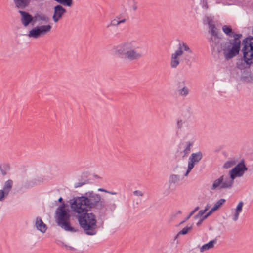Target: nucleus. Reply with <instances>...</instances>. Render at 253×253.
Listing matches in <instances>:
<instances>
[{"instance_id":"obj_6","label":"nucleus","mask_w":253,"mask_h":253,"mask_svg":"<svg viewBox=\"0 0 253 253\" xmlns=\"http://www.w3.org/2000/svg\"><path fill=\"white\" fill-rule=\"evenodd\" d=\"M253 36H250L243 40L242 52L243 54V60L247 65L253 64Z\"/></svg>"},{"instance_id":"obj_27","label":"nucleus","mask_w":253,"mask_h":253,"mask_svg":"<svg viewBox=\"0 0 253 253\" xmlns=\"http://www.w3.org/2000/svg\"><path fill=\"white\" fill-rule=\"evenodd\" d=\"M178 91L181 96H186L188 94L189 90L187 87L183 86L182 88L178 89Z\"/></svg>"},{"instance_id":"obj_42","label":"nucleus","mask_w":253,"mask_h":253,"mask_svg":"<svg viewBox=\"0 0 253 253\" xmlns=\"http://www.w3.org/2000/svg\"><path fill=\"white\" fill-rule=\"evenodd\" d=\"M123 14H121L118 15L117 16H116V18L118 20H122L123 19Z\"/></svg>"},{"instance_id":"obj_1","label":"nucleus","mask_w":253,"mask_h":253,"mask_svg":"<svg viewBox=\"0 0 253 253\" xmlns=\"http://www.w3.org/2000/svg\"><path fill=\"white\" fill-rule=\"evenodd\" d=\"M209 26L211 28L209 32L211 36L209 39V42L213 52L220 53L223 51L224 56L227 60L239 54L242 34L234 33L230 26L224 25L222 28L223 32L227 36L233 37V39H228L225 42H221L222 35L218 33L219 29L214 24H209Z\"/></svg>"},{"instance_id":"obj_25","label":"nucleus","mask_w":253,"mask_h":253,"mask_svg":"<svg viewBox=\"0 0 253 253\" xmlns=\"http://www.w3.org/2000/svg\"><path fill=\"white\" fill-rule=\"evenodd\" d=\"M105 205L106 206L104 208L107 211H113L116 208V205L114 202H108L107 204L105 203Z\"/></svg>"},{"instance_id":"obj_39","label":"nucleus","mask_w":253,"mask_h":253,"mask_svg":"<svg viewBox=\"0 0 253 253\" xmlns=\"http://www.w3.org/2000/svg\"><path fill=\"white\" fill-rule=\"evenodd\" d=\"M64 246L66 248V249H67V250H72V251H75L76 250V249L74 248H73V247H72L71 246H68V245H65Z\"/></svg>"},{"instance_id":"obj_26","label":"nucleus","mask_w":253,"mask_h":253,"mask_svg":"<svg viewBox=\"0 0 253 253\" xmlns=\"http://www.w3.org/2000/svg\"><path fill=\"white\" fill-rule=\"evenodd\" d=\"M193 145V142H186V147L183 150V153H184V156H187L190 152L191 147Z\"/></svg>"},{"instance_id":"obj_33","label":"nucleus","mask_w":253,"mask_h":253,"mask_svg":"<svg viewBox=\"0 0 253 253\" xmlns=\"http://www.w3.org/2000/svg\"><path fill=\"white\" fill-rule=\"evenodd\" d=\"M9 193L6 192L3 189L0 190V201L4 200V198L7 197Z\"/></svg>"},{"instance_id":"obj_16","label":"nucleus","mask_w":253,"mask_h":253,"mask_svg":"<svg viewBox=\"0 0 253 253\" xmlns=\"http://www.w3.org/2000/svg\"><path fill=\"white\" fill-rule=\"evenodd\" d=\"M13 1L16 7L24 9L29 5L31 0H13Z\"/></svg>"},{"instance_id":"obj_4","label":"nucleus","mask_w":253,"mask_h":253,"mask_svg":"<svg viewBox=\"0 0 253 253\" xmlns=\"http://www.w3.org/2000/svg\"><path fill=\"white\" fill-rule=\"evenodd\" d=\"M77 213L78 220L80 227L84 230L85 234L92 236L96 234L97 220L96 216L93 213H88L86 210L84 211L78 209H72Z\"/></svg>"},{"instance_id":"obj_24","label":"nucleus","mask_w":253,"mask_h":253,"mask_svg":"<svg viewBox=\"0 0 253 253\" xmlns=\"http://www.w3.org/2000/svg\"><path fill=\"white\" fill-rule=\"evenodd\" d=\"M225 202L226 200L225 199L221 198L216 202L211 208L213 209L214 211L218 210Z\"/></svg>"},{"instance_id":"obj_38","label":"nucleus","mask_w":253,"mask_h":253,"mask_svg":"<svg viewBox=\"0 0 253 253\" xmlns=\"http://www.w3.org/2000/svg\"><path fill=\"white\" fill-rule=\"evenodd\" d=\"M240 213V212H236L235 211V213L233 216V220L234 221H237L238 219V217H239V214Z\"/></svg>"},{"instance_id":"obj_20","label":"nucleus","mask_w":253,"mask_h":253,"mask_svg":"<svg viewBox=\"0 0 253 253\" xmlns=\"http://www.w3.org/2000/svg\"><path fill=\"white\" fill-rule=\"evenodd\" d=\"M56 2L62 6L71 7L73 5V0H54Z\"/></svg>"},{"instance_id":"obj_13","label":"nucleus","mask_w":253,"mask_h":253,"mask_svg":"<svg viewBox=\"0 0 253 253\" xmlns=\"http://www.w3.org/2000/svg\"><path fill=\"white\" fill-rule=\"evenodd\" d=\"M18 12L21 15V21L24 26L27 27L30 23H32L33 25L34 24L33 16L29 13L22 10H19Z\"/></svg>"},{"instance_id":"obj_55","label":"nucleus","mask_w":253,"mask_h":253,"mask_svg":"<svg viewBox=\"0 0 253 253\" xmlns=\"http://www.w3.org/2000/svg\"><path fill=\"white\" fill-rule=\"evenodd\" d=\"M177 213H178V214H181V211H177Z\"/></svg>"},{"instance_id":"obj_34","label":"nucleus","mask_w":253,"mask_h":253,"mask_svg":"<svg viewBox=\"0 0 253 253\" xmlns=\"http://www.w3.org/2000/svg\"><path fill=\"white\" fill-rule=\"evenodd\" d=\"M243 205H244V203H243V201H240L236 207L235 211L239 212L241 213L242 211V208H243Z\"/></svg>"},{"instance_id":"obj_37","label":"nucleus","mask_w":253,"mask_h":253,"mask_svg":"<svg viewBox=\"0 0 253 253\" xmlns=\"http://www.w3.org/2000/svg\"><path fill=\"white\" fill-rule=\"evenodd\" d=\"M133 194L137 196H143V193L139 190H135L133 192Z\"/></svg>"},{"instance_id":"obj_18","label":"nucleus","mask_w":253,"mask_h":253,"mask_svg":"<svg viewBox=\"0 0 253 253\" xmlns=\"http://www.w3.org/2000/svg\"><path fill=\"white\" fill-rule=\"evenodd\" d=\"M217 243V239H215L210 241L208 243L204 244L200 248V252L202 253L205 251L209 250L214 247L215 244Z\"/></svg>"},{"instance_id":"obj_44","label":"nucleus","mask_w":253,"mask_h":253,"mask_svg":"<svg viewBox=\"0 0 253 253\" xmlns=\"http://www.w3.org/2000/svg\"><path fill=\"white\" fill-rule=\"evenodd\" d=\"M203 221V220H202V219L201 218L200 219V220L196 223V225L197 226H199L201 225V224L202 223V222Z\"/></svg>"},{"instance_id":"obj_51","label":"nucleus","mask_w":253,"mask_h":253,"mask_svg":"<svg viewBox=\"0 0 253 253\" xmlns=\"http://www.w3.org/2000/svg\"><path fill=\"white\" fill-rule=\"evenodd\" d=\"M209 208H210V206H209V205H207L206 206V207H205V208L204 210H206V211L209 209Z\"/></svg>"},{"instance_id":"obj_12","label":"nucleus","mask_w":253,"mask_h":253,"mask_svg":"<svg viewBox=\"0 0 253 253\" xmlns=\"http://www.w3.org/2000/svg\"><path fill=\"white\" fill-rule=\"evenodd\" d=\"M183 51L182 50L181 44H180V46L178 49L171 55L170 66L172 68H175L179 64L180 61L178 56L182 55Z\"/></svg>"},{"instance_id":"obj_30","label":"nucleus","mask_w":253,"mask_h":253,"mask_svg":"<svg viewBox=\"0 0 253 253\" xmlns=\"http://www.w3.org/2000/svg\"><path fill=\"white\" fill-rule=\"evenodd\" d=\"M192 228V226H186L185 227H184V228H183L181 231H180L179 232V234H180V235H186V234L188 233V231H190V230H191Z\"/></svg>"},{"instance_id":"obj_50","label":"nucleus","mask_w":253,"mask_h":253,"mask_svg":"<svg viewBox=\"0 0 253 253\" xmlns=\"http://www.w3.org/2000/svg\"><path fill=\"white\" fill-rule=\"evenodd\" d=\"M108 193H109V194H111L112 195H115L116 194V192H111V191H108Z\"/></svg>"},{"instance_id":"obj_43","label":"nucleus","mask_w":253,"mask_h":253,"mask_svg":"<svg viewBox=\"0 0 253 253\" xmlns=\"http://www.w3.org/2000/svg\"><path fill=\"white\" fill-rule=\"evenodd\" d=\"M98 191H101V192H104L105 193L108 192V191L107 190L102 188H100L98 189Z\"/></svg>"},{"instance_id":"obj_40","label":"nucleus","mask_w":253,"mask_h":253,"mask_svg":"<svg viewBox=\"0 0 253 253\" xmlns=\"http://www.w3.org/2000/svg\"><path fill=\"white\" fill-rule=\"evenodd\" d=\"M206 212V210H200L199 212L198 213V214L201 216L202 217L203 214Z\"/></svg>"},{"instance_id":"obj_54","label":"nucleus","mask_w":253,"mask_h":253,"mask_svg":"<svg viewBox=\"0 0 253 253\" xmlns=\"http://www.w3.org/2000/svg\"><path fill=\"white\" fill-rule=\"evenodd\" d=\"M208 4H207V1H206V8H208Z\"/></svg>"},{"instance_id":"obj_14","label":"nucleus","mask_w":253,"mask_h":253,"mask_svg":"<svg viewBox=\"0 0 253 253\" xmlns=\"http://www.w3.org/2000/svg\"><path fill=\"white\" fill-rule=\"evenodd\" d=\"M35 225L37 229L42 233H45L47 229L46 225L43 223L42 219L39 217L36 218Z\"/></svg>"},{"instance_id":"obj_23","label":"nucleus","mask_w":253,"mask_h":253,"mask_svg":"<svg viewBox=\"0 0 253 253\" xmlns=\"http://www.w3.org/2000/svg\"><path fill=\"white\" fill-rule=\"evenodd\" d=\"M126 21V19L124 18L122 20H118L116 18L111 20L110 24L107 26V28L111 26H117L121 23H124Z\"/></svg>"},{"instance_id":"obj_3","label":"nucleus","mask_w":253,"mask_h":253,"mask_svg":"<svg viewBox=\"0 0 253 253\" xmlns=\"http://www.w3.org/2000/svg\"><path fill=\"white\" fill-rule=\"evenodd\" d=\"M114 54L118 58L129 61L138 60L144 55L142 47L133 41L117 45L115 48Z\"/></svg>"},{"instance_id":"obj_5","label":"nucleus","mask_w":253,"mask_h":253,"mask_svg":"<svg viewBox=\"0 0 253 253\" xmlns=\"http://www.w3.org/2000/svg\"><path fill=\"white\" fill-rule=\"evenodd\" d=\"M66 205L63 203L56 210L55 214L57 224L65 231L76 232L79 229L71 225L70 211L66 208Z\"/></svg>"},{"instance_id":"obj_35","label":"nucleus","mask_w":253,"mask_h":253,"mask_svg":"<svg viewBox=\"0 0 253 253\" xmlns=\"http://www.w3.org/2000/svg\"><path fill=\"white\" fill-rule=\"evenodd\" d=\"M183 121L181 119H178L177 121V128L181 129L183 125Z\"/></svg>"},{"instance_id":"obj_17","label":"nucleus","mask_w":253,"mask_h":253,"mask_svg":"<svg viewBox=\"0 0 253 253\" xmlns=\"http://www.w3.org/2000/svg\"><path fill=\"white\" fill-rule=\"evenodd\" d=\"M34 24L37 21H42L45 23L48 22L49 19V17L44 14L36 13L33 16Z\"/></svg>"},{"instance_id":"obj_53","label":"nucleus","mask_w":253,"mask_h":253,"mask_svg":"<svg viewBox=\"0 0 253 253\" xmlns=\"http://www.w3.org/2000/svg\"><path fill=\"white\" fill-rule=\"evenodd\" d=\"M94 176L96 178H100V177L98 175H94Z\"/></svg>"},{"instance_id":"obj_28","label":"nucleus","mask_w":253,"mask_h":253,"mask_svg":"<svg viewBox=\"0 0 253 253\" xmlns=\"http://www.w3.org/2000/svg\"><path fill=\"white\" fill-rule=\"evenodd\" d=\"M89 183V179H84V182H81V181H79V182L76 183L74 185V187L75 188H79L81 187L83 185H84L86 184Z\"/></svg>"},{"instance_id":"obj_7","label":"nucleus","mask_w":253,"mask_h":253,"mask_svg":"<svg viewBox=\"0 0 253 253\" xmlns=\"http://www.w3.org/2000/svg\"><path fill=\"white\" fill-rule=\"evenodd\" d=\"M52 27L50 25L37 26L33 28L29 32L28 36L34 39H37L45 35L47 33L50 31Z\"/></svg>"},{"instance_id":"obj_10","label":"nucleus","mask_w":253,"mask_h":253,"mask_svg":"<svg viewBox=\"0 0 253 253\" xmlns=\"http://www.w3.org/2000/svg\"><path fill=\"white\" fill-rule=\"evenodd\" d=\"M233 186L232 182L229 180H225L224 181V176L222 175L217 179L214 181L211 189L212 190L216 189L221 190L223 189L230 188Z\"/></svg>"},{"instance_id":"obj_57","label":"nucleus","mask_w":253,"mask_h":253,"mask_svg":"<svg viewBox=\"0 0 253 253\" xmlns=\"http://www.w3.org/2000/svg\"><path fill=\"white\" fill-rule=\"evenodd\" d=\"M35 183H36V184H39V183H37V182H35Z\"/></svg>"},{"instance_id":"obj_8","label":"nucleus","mask_w":253,"mask_h":253,"mask_svg":"<svg viewBox=\"0 0 253 253\" xmlns=\"http://www.w3.org/2000/svg\"><path fill=\"white\" fill-rule=\"evenodd\" d=\"M247 170V168L245 166L244 160L239 163L234 168L229 172L230 178L229 179L232 182V185L234 183V180L237 177H241L243 175L244 172Z\"/></svg>"},{"instance_id":"obj_29","label":"nucleus","mask_w":253,"mask_h":253,"mask_svg":"<svg viewBox=\"0 0 253 253\" xmlns=\"http://www.w3.org/2000/svg\"><path fill=\"white\" fill-rule=\"evenodd\" d=\"M180 44H181V46H182V50H183V51H188L189 52V53H192V51L190 50V48L189 47V46L187 45L186 43H184V42H182L181 43H179V47L180 46Z\"/></svg>"},{"instance_id":"obj_19","label":"nucleus","mask_w":253,"mask_h":253,"mask_svg":"<svg viewBox=\"0 0 253 253\" xmlns=\"http://www.w3.org/2000/svg\"><path fill=\"white\" fill-rule=\"evenodd\" d=\"M180 178L179 175L171 174L169 176V187H170L172 184H175L180 181Z\"/></svg>"},{"instance_id":"obj_56","label":"nucleus","mask_w":253,"mask_h":253,"mask_svg":"<svg viewBox=\"0 0 253 253\" xmlns=\"http://www.w3.org/2000/svg\"><path fill=\"white\" fill-rule=\"evenodd\" d=\"M178 243H179L178 241V240L176 241V244H178Z\"/></svg>"},{"instance_id":"obj_47","label":"nucleus","mask_w":253,"mask_h":253,"mask_svg":"<svg viewBox=\"0 0 253 253\" xmlns=\"http://www.w3.org/2000/svg\"><path fill=\"white\" fill-rule=\"evenodd\" d=\"M180 234H179V232L175 235V236L174 237V239H173V241H175L178 237V236L180 235Z\"/></svg>"},{"instance_id":"obj_22","label":"nucleus","mask_w":253,"mask_h":253,"mask_svg":"<svg viewBox=\"0 0 253 253\" xmlns=\"http://www.w3.org/2000/svg\"><path fill=\"white\" fill-rule=\"evenodd\" d=\"M237 162V160H235V159H231L225 163L223 167L226 169H229L235 165Z\"/></svg>"},{"instance_id":"obj_46","label":"nucleus","mask_w":253,"mask_h":253,"mask_svg":"<svg viewBox=\"0 0 253 253\" xmlns=\"http://www.w3.org/2000/svg\"><path fill=\"white\" fill-rule=\"evenodd\" d=\"M134 2L135 4H134V5L133 6V9L134 11H136L137 8V6L136 5L135 1H134Z\"/></svg>"},{"instance_id":"obj_41","label":"nucleus","mask_w":253,"mask_h":253,"mask_svg":"<svg viewBox=\"0 0 253 253\" xmlns=\"http://www.w3.org/2000/svg\"><path fill=\"white\" fill-rule=\"evenodd\" d=\"M214 211L212 208L206 213L208 217L211 215Z\"/></svg>"},{"instance_id":"obj_49","label":"nucleus","mask_w":253,"mask_h":253,"mask_svg":"<svg viewBox=\"0 0 253 253\" xmlns=\"http://www.w3.org/2000/svg\"><path fill=\"white\" fill-rule=\"evenodd\" d=\"M201 216L198 214H197L196 215H195L194 217V219H198V218L200 217Z\"/></svg>"},{"instance_id":"obj_45","label":"nucleus","mask_w":253,"mask_h":253,"mask_svg":"<svg viewBox=\"0 0 253 253\" xmlns=\"http://www.w3.org/2000/svg\"><path fill=\"white\" fill-rule=\"evenodd\" d=\"M208 217V216L206 214L205 215H203L201 217V219L202 220L204 221L205 219H206Z\"/></svg>"},{"instance_id":"obj_9","label":"nucleus","mask_w":253,"mask_h":253,"mask_svg":"<svg viewBox=\"0 0 253 253\" xmlns=\"http://www.w3.org/2000/svg\"><path fill=\"white\" fill-rule=\"evenodd\" d=\"M203 157L202 153L201 151H199L196 153H192L189 158L188 169L186 173L184 174V176H186L188 173L193 169L194 166L197 164Z\"/></svg>"},{"instance_id":"obj_52","label":"nucleus","mask_w":253,"mask_h":253,"mask_svg":"<svg viewBox=\"0 0 253 253\" xmlns=\"http://www.w3.org/2000/svg\"><path fill=\"white\" fill-rule=\"evenodd\" d=\"M84 179H86V178H83V177L81 178V179L80 180L81 182H84Z\"/></svg>"},{"instance_id":"obj_58","label":"nucleus","mask_w":253,"mask_h":253,"mask_svg":"<svg viewBox=\"0 0 253 253\" xmlns=\"http://www.w3.org/2000/svg\"><path fill=\"white\" fill-rule=\"evenodd\" d=\"M133 1H134V0H133Z\"/></svg>"},{"instance_id":"obj_15","label":"nucleus","mask_w":253,"mask_h":253,"mask_svg":"<svg viewBox=\"0 0 253 253\" xmlns=\"http://www.w3.org/2000/svg\"><path fill=\"white\" fill-rule=\"evenodd\" d=\"M241 80L243 83H249L252 82L253 80V76L251 75V73L248 71V69L244 70Z\"/></svg>"},{"instance_id":"obj_36","label":"nucleus","mask_w":253,"mask_h":253,"mask_svg":"<svg viewBox=\"0 0 253 253\" xmlns=\"http://www.w3.org/2000/svg\"><path fill=\"white\" fill-rule=\"evenodd\" d=\"M183 86H185V82L184 81L179 82L177 84V88L178 90L180 89V88H182Z\"/></svg>"},{"instance_id":"obj_48","label":"nucleus","mask_w":253,"mask_h":253,"mask_svg":"<svg viewBox=\"0 0 253 253\" xmlns=\"http://www.w3.org/2000/svg\"><path fill=\"white\" fill-rule=\"evenodd\" d=\"M58 202H60V203H62V204L63 203H64L63 202V198L62 197H60L59 199H58Z\"/></svg>"},{"instance_id":"obj_11","label":"nucleus","mask_w":253,"mask_h":253,"mask_svg":"<svg viewBox=\"0 0 253 253\" xmlns=\"http://www.w3.org/2000/svg\"><path fill=\"white\" fill-rule=\"evenodd\" d=\"M52 19L54 23H57L67 12L66 9L61 5H56L53 7Z\"/></svg>"},{"instance_id":"obj_32","label":"nucleus","mask_w":253,"mask_h":253,"mask_svg":"<svg viewBox=\"0 0 253 253\" xmlns=\"http://www.w3.org/2000/svg\"><path fill=\"white\" fill-rule=\"evenodd\" d=\"M9 165L7 164L3 166V169L1 166H0V170L3 175H5L6 174V170L9 169Z\"/></svg>"},{"instance_id":"obj_2","label":"nucleus","mask_w":253,"mask_h":253,"mask_svg":"<svg viewBox=\"0 0 253 253\" xmlns=\"http://www.w3.org/2000/svg\"><path fill=\"white\" fill-rule=\"evenodd\" d=\"M72 209L87 211L97 210L101 211L105 207L104 199L99 194L91 190L80 197L73 198L70 202Z\"/></svg>"},{"instance_id":"obj_31","label":"nucleus","mask_w":253,"mask_h":253,"mask_svg":"<svg viewBox=\"0 0 253 253\" xmlns=\"http://www.w3.org/2000/svg\"><path fill=\"white\" fill-rule=\"evenodd\" d=\"M199 209V207L198 206L196 207L187 216V217L185 219V220L183 221H182L180 224H182L185 222L186 221L188 220L192 215H193Z\"/></svg>"},{"instance_id":"obj_21","label":"nucleus","mask_w":253,"mask_h":253,"mask_svg":"<svg viewBox=\"0 0 253 253\" xmlns=\"http://www.w3.org/2000/svg\"><path fill=\"white\" fill-rule=\"evenodd\" d=\"M13 185V181L11 179H9L5 182L3 186V190L7 192L8 193H9Z\"/></svg>"}]
</instances>
